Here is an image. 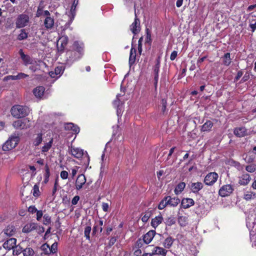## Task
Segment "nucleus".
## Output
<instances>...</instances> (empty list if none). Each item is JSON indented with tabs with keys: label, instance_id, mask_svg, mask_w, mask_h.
I'll return each mask as SVG.
<instances>
[{
	"label": "nucleus",
	"instance_id": "obj_1",
	"mask_svg": "<svg viewBox=\"0 0 256 256\" xmlns=\"http://www.w3.org/2000/svg\"><path fill=\"white\" fill-rule=\"evenodd\" d=\"M12 115L16 118L24 117L28 114L29 110L28 108L20 105L13 106L10 110Z\"/></svg>",
	"mask_w": 256,
	"mask_h": 256
},
{
	"label": "nucleus",
	"instance_id": "obj_2",
	"mask_svg": "<svg viewBox=\"0 0 256 256\" xmlns=\"http://www.w3.org/2000/svg\"><path fill=\"white\" fill-rule=\"evenodd\" d=\"M20 141L18 136L16 134L12 136L2 146L4 151H9L14 148L18 144Z\"/></svg>",
	"mask_w": 256,
	"mask_h": 256
},
{
	"label": "nucleus",
	"instance_id": "obj_3",
	"mask_svg": "<svg viewBox=\"0 0 256 256\" xmlns=\"http://www.w3.org/2000/svg\"><path fill=\"white\" fill-rule=\"evenodd\" d=\"M84 44L82 42H75L74 44V53L76 54V56L72 57L70 56V60L76 61L80 58L83 54Z\"/></svg>",
	"mask_w": 256,
	"mask_h": 256
},
{
	"label": "nucleus",
	"instance_id": "obj_4",
	"mask_svg": "<svg viewBox=\"0 0 256 256\" xmlns=\"http://www.w3.org/2000/svg\"><path fill=\"white\" fill-rule=\"evenodd\" d=\"M30 22L29 16L26 14H20L16 20V24L17 28H22L27 26Z\"/></svg>",
	"mask_w": 256,
	"mask_h": 256
},
{
	"label": "nucleus",
	"instance_id": "obj_5",
	"mask_svg": "<svg viewBox=\"0 0 256 256\" xmlns=\"http://www.w3.org/2000/svg\"><path fill=\"white\" fill-rule=\"evenodd\" d=\"M12 125L16 128L24 129L29 128L30 126V124L28 118H24L14 122Z\"/></svg>",
	"mask_w": 256,
	"mask_h": 256
},
{
	"label": "nucleus",
	"instance_id": "obj_6",
	"mask_svg": "<svg viewBox=\"0 0 256 256\" xmlns=\"http://www.w3.org/2000/svg\"><path fill=\"white\" fill-rule=\"evenodd\" d=\"M218 176L216 172H210L206 176L204 182L206 185L212 186L216 182Z\"/></svg>",
	"mask_w": 256,
	"mask_h": 256
},
{
	"label": "nucleus",
	"instance_id": "obj_7",
	"mask_svg": "<svg viewBox=\"0 0 256 256\" xmlns=\"http://www.w3.org/2000/svg\"><path fill=\"white\" fill-rule=\"evenodd\" d=\"M254 224V222H251L250 221L247 220L246 222V226L250 230V238L252 242V246L256 248V232L255 230H254V226H252Z\"/></svg>",
	"mask_w": 256,
	"mask_h": 256
},
{
	"label": "nucleus",
	"instance_id": "obj_8",
	"mask_svg": "<svg viewBox=\"0 0 256 256\" xmlns=\"http://www.w3.org/2000/svg\"><path fill=\"white\" fill-rule=\"evenodd\" d=\"M234 191L233 186L230 184L223 186L219 190V194L224 197L229 196Z\"/></svg>",
	"mask_w": 256,
	"mask_h": 256
},
{
	"label": "nucleus",
	"instance_id": "obj_9",
	"mask_svg": "<svg viewBox=\"0 0 256 256\" xmlns=\"http://www.w3.org/2000/svg\"><path fill=\"white\" fill-rule=\"evenodd\" d=\"M68 42V37L66 36H62L59 38L57 41V48L59 51H62Z\"/></svg>",
	"mask_w": 256,
	"mask_h": 256
},
{
	"label": "nucleus",
	"instance_id": "obj_10",
	"mask_svg": "<svg viewBox=\"0 0 256 256\" xmlns=\"http://www.w3.org/2000/svg\"><path fill=\"white\" fill-rule=\"evenodd\" d=\"M16 232V229L14 226L8 225V226L1 232L0 236H11L14 235Z\"/></svg>",
	"mask_w": 256,
	"mask_h": 256
},
{
	"label": "nucleus",
	"instance_id": "obj_11",
	"mask_svg": "<svg viewBox=\"0 0 256 256\" xmlns=\"http://www.w3.org/2000/svg\"><path fill=\"white\" fill-rule=\"evenodd\" d=\"M86 182V178L84 174H81L78 176L76 181L75 186L76 190L82 189Z\"/></svg>",
	"mask_w": 256,
	"mask_h": 256
},
{
	"label": "nucleus",
	"instance_id": "obj_12",
	"mask_svg": "<svg viewBox=\"0 0 256 256\" xmlns=\"http://www.w3.org/2000/svg\"><path fill=\"white\" fill-rule=\"evenodd\" d=\"M135 18L134 22L130 26V30L134 34H136L140 31V21L137 18L136 14L135 13Z\"/></svg>",
	"mask_w": 256,
	"mask_h": 256
},
{
	"label": "nucleus",
	"instance_id": "obj_13",
	"mask_svg": "<svg viewBox=\"0 0 256 256\" xmlns=\"http://www.w3.org/2000/svg\"><path fill=\"white\" fill-rule=\"evenodd\" d=\"M28 76L23 72H20L16 76H8L4 78V80L8 81L9 80H18L20 79H24L28 78Z\"/></svg>",
	"mask_w": 256,
	"mask_h": 256
},
{
	"label": "nucleus",
	"instance_id": "obj_14",
	"mask_svg": "<svg viewBox=\"0 0 256 256\" xmlns=\"http://www.w3.org/2000/svg\"><path fill=\"white\" fill-rule=\"evenodd\" d=\"M168 250L160 246H155L152 250V256H166Z\"/></svg>",
	"mask_w": 256,
	"mask_h": 256
},
{
	"label": "nucleus",
	"instance_id": "obj_15",
	"mask_svg": "<svg viewBox=\"0 0 256 256\" xmlns=\"http://www.w3.org/2000/svg\"><path fill=\"white\" fill-rule=\"evenodd\" d=\"M45 88L42 86H38L33 90V94L38 98H42L44 96Z\"/></svg>",
	"mask_w": 256,
	"mask_h": 256
},
{
	"label": "nucleus",
	"instance_id": "obj_16",
	"mask_svg": "<svg viewBox=\"0 0 256 256\" xmlns=\"http://www.w3.org/2000/svg\"><path fill=\"white\" fill-rule=\"evenodd\" d=\"M64 68L62 66L56 67L54 71H51L49 72L50 76L52 78H58L63 73Z\"/></svg>",
	"mask_w": 256,
	"mask_h": 256
},
{
	"label": "nucleus",
	"instance_id": "obj_17",
	"mask_svg": "<svg viewBox=\"0 0 256 256\" xmlns=\"http://www.w3.org/2000/svg\"><path fill=\"white\" fill-rule=\"evenodd\" d=\"M54 24V20L53 17H47L44 19V25L47 30H51L53 28Z\"/></svg>",
	"mask_w": 256,
	"mask_h": 256
},
{
	"label": "nucleus",
	"instance_id": "obj_18",
	"mask_svg": "<svg viewBox=\"0 0 256 256\" xmlns=\"http://www.w3.org/2000/svg\"><path fill=\"white\" fill-rule=\"evenodd\" d=\"M42 135L43 134L42 132L33 135L32 142L34 146H37L42 143L43 140Z\"/></svg>",
	"mask_w": 256,
	"mask_h": 256
},
{
	"label": "nucleus",
	"instance_id": "obj_19",
	"mask_svg": "<svg viewBox=\"0 0 256 256\" xmlns=\"http://www.w3.org/2000/svg\"><path fill=\"white\" fill-rule=\"evenodd\" d=\"M71 154L77 158H80L84 155V150L80 148L71 146L70 148Z\"/></svg>",
	"mask_w": 256,
	"mask_h": 256
},
{
	"label": "nucleus",
	"instance_id": "obj_20",
	"mask_svg": "<svg viewBox=\"0 0 256 256\" xmlns=\"http://www.w3.org/2000/svg\"><path fill=\"white\" fill-rule=\"evenodd\" d=\"M19 54L20 56V58H22L24 64L26 66H28L30 64H32V60L33 59L30 58L28 55L25 54L22 50H20L19 51Z\"/></svg>",
	"mask_w": 256,
	"mask_h": 256
},
{
	"label": "nucleus",
	"instance_id": "obj_21",
	"mask_svg": "<svg viewBox=\"0 0 256 256\" xmlns=\"http://www.w3.org/2000/svg\"><path fill=\"white\" fill-rule=\"evenodd\" d=\"M250 179L249 174H244L238 178V184L242 186H246L250 182Z\"/></svg>",
	"mask_w": 256,
	"mask_h": 256
},
{
	"label": "nucleus",
	"instance_id": "obj_22",
	"mask_svg": "<svg viewBox=\"0 0 256 256\" xmlns=\"http://www.w3.org/2000/svg\"><path fill=\"white\" fill-rule=\"evenodd\" d=\"M234 133L237 137H243L247 134V130L244 127L236 128L234 130Z\"/></svg>",
	"mask_w": 256,
	"mask_h": 256
},
{
	"label": "nucleus",
	"instance_id": "obj_23",
	"mask_svg": "<svg viewBox=\"0 0 256 256\" xmlns=\"http://www.w3.org/2000/svg\"><path fill=\"white\" fill-rule=\"evenodd\" d=\"M16 241V238H10L4 243L3 247L5 249L10 250L15 247Z\"/></svg>",
	"mask_w": 256,
	"mask_h": 256
},
{
	"label": "nucleus",
	"instance_id": "obj_24",
	"mask_svg": "<svg viewBox=\"0 0 256 256\" xmlns=\"http://www.w3.org/2000/svg\"><path fill=\"white\" fill-rule=\"evenodd\" d=\"M155 234V230H151L144 234L143 238V240L144 243L146 244H150Z\"/></svg>",
	"mask_w": 256,
	"mask_h": 256
},
{
	"label": "nucleus",
	"instance_id": "obj_25",
	"mask_svg": "<svg viewBox=\"0 0 256 256\" xmlns=\"http://www.w3.org/2000/svg\"><path fill=\"white\" fill-rule=\"evenodd\" d=\"M32 63V64H30V66L29 67L30 70L32 72H36L38 70H39L41 66L44 64V63L42 61H37L34 59H33Z\"/></svg>",
	"mask_w": 256,
	"mask_h": 256
},
{
	"label": "nucleus",
	"instance_id": "obj_26",
	"mask_svg": "<svg viewBox=\"0 0 256 256\" xmlns=\"http://www.w3.org/2000/svg\"><path fill=\"white\" fill-rule=\"evenodd\" d=\"M120 96V94H117L116 98V100H114V102H113L114 105V106H117L116 112H117V115H118V117H120V116H121L122 114V104H120V101L118 99V98Z\"/></svg>",
	"mask_w": 256,
	"mask_h": 256
},
{
	"label": "nucleus",
	"instance_id": "obj_27",
	"mask_svg": "<svg viewBox=\"0 0 256 256\" xmlns=\"http://www.w3.org/2000/svg\"><path fill=\"white\" fill-rule=\"evenodd\" d=\"M166 199L167 200L168 206H176L180 202V199L176 197L172 198L170 196H166Z\"/></svg>",
	"mask_w": 256,
	"mask_h": 256
},
{
	"label": "nucleus",
	"instance_id": "obj_28",
	"mask_svg": "<svg viewBox=\"0 0 256 256\" xmlns=\"http://www.w3.org/2000/svg\"><path fill=\"white\" fill-rule=\"evenodd\" d=\"M194 204V200L192 198H186L182 200L181 206L184 208H188Z\"/></svg>",
	"mask_w": 256,
	"mask_h": 256
},
{
	"label": "nucleus",
	"instance_id": "obj_29",
	"mask_svg": "<svg viewBox=\"0 0 256 256\" xmlns=\"http://www.w3.org/2000/svg\"><path fill=\"white\" fill-rule=\"evenodd\" d=\"M163 220L162 216L160 214L152 220L151 226L156 228Z\"/></svg>",
	"mask_w": 256,
	"mask_h": 256
},
{
	"label": "nucleus",
	"instance_id": "obj_30",
	"mask_svg": "<svg viewBox=\"0 0 256 256\" xmlns=\"http://www.w3.org/2000/svg\"><path fill=\"white\" fill-rule=\"evenodd\" d=\"M37 227V224L36 223H30L26 224L22 228V232L24 233H28L36 230Z\"/></svg>",
	"mask_w": 256,
	"mask_h": 256
},
{
	"label": "nucleus",
	"instance_id": "obj_31",
	"mask_svg": "<svg viewBox=\"0 0 256 256\" xmlns=\"http://www.w3.org/2000/svg\"><path fill=\"white\" fill-rule=\"evenodd\" d=\"M203 188V184L200 182H193L190 186V189L194 193L198 192Z\"/></svg>",
	"mask_w": 256,
	"mask_h": 256
},
{
	"label": "nucleus",
	"instance_id": "obj_32",
	"mask_svg": "<svg viewBox=\"0 0 256 256\" xmlns=\"http://www.w3.org/2000/svg\"><path fill=\"white\" fill-rule=\"evenodd\" d=\"M53 144V138L46 142H44V146L41 148V152L42 154H46V152H48L52 148Z\"/></svg>",
	"mask_w": 256,
	"mask_h": 256
},
{
	"label": "nucleus",
	"instance_id": "obj_33",
	"mask_svg": "<svg viewBox=\"0 0 256 256\" xmlns=\"http://www.w3.org/2000/svg\"><path fill=\"white\" fill-rule=\"evenodd\" d=\"M64 128L66 130H72L75 134H78L80 132V128L74 125L72 123H68L65 124Z\"/></svg>",
	"mask_w": 256,
	"mask_h": 256
},
{
	"label": "nucleus",
	"instance_id": "obj_34",
	"mask_svg": "<svg viewBox=\"0 0 256 256\" xmlns=\"http://www.w3.org/2000/svg\"><path fill=\"white\" fill-rule=\"evenodd\" d=\"M57 246H58V244L56 243H54L51 247L50 248L49 246L46 244H44L42 246V248L43 249H45L46 248H48V250L50 251V253H55L56 252V250H57Z\"/></svg>",
	"mask_w": 256,
	"mask_h": 256
},
{
	"label": "nucleus",
	"instance_id": "obj_35",
	"mask_svg": "<svg viewBox=\"0 0 256 256\" xmlns=\"http://www.w3.org/2000/svg\"><path fill=\"white\" fill-rule=\"evenodd\" d=\"M212 126L213 123L210 120H208L202 126L201 130L202 132L210 131Z\"/></svg>",
	"mask_w": 256,
	"mask_h": 256
},
{
	"label": "nucleus",
	"instance_id": "obj_36",
	"mask_svg": "<svg viewBox=\"0 0 256 256\" xmlns=\"http://www.w3.org/2000/svg\"><path fill=\"white\" fill-rule=\"evenodd\" d=\"M136 50L134 48H132L130 52V55L129 58V64L131 66L133 64L136 60Z\"/></svg>",
	"mask_w": 256,
	"mask_h": 256
},
{
	"label": "nucleus",
	"instance_id": "obj_37",
	"mask_svg": "<svg viewBox=\"0 0 256 256\" xmlns=\"http://www.w3.org/2000/svg\"><path fill=\"white\" fill-rule=\"evenodd\" d=\"M186 186V184L184 182L179 183L174 189V193L176 195L180 194L184 190Z\"/></svg>",
	"mask_w": 256,
	"mask_h": 256
},
{
	"label": "nucleus",
	"instance_id": "obj_38",
	"mask_svg": "<svg viewBox=\"0 0 256 256\" xmlns=\"http://www.w3.org/2000/svg\"><path fill=\"white\" fill-rule=\"evenodd\" d=\"M174 240L170 236L167 238L163 242V246L166 248H170L172 245Z\"/></svg>",
	"mask_w": 256,
	"mask_h": 256
},
{
	"label": "nucleus",
	"instance_id": "obj_39",
	"mask_svg": "<svg viewBox=\"0 0 256 256\" xmlns=\"http://www.w3.org/2000/svg\"><path fill=\"white\" fill-rule=\"evenodd\" d=\"M38 16H42L44 18L47 17H51L50 14L48 10H42L38 8L37 12Z\"/></svg>",
	"mask_w": 256,
	"mask_h": 256
},
{
	"label": "nucleus",
	"instance_id": "obj_40",
	"mask_svg": "<svg viewBox=\"0 0 256 256\" xmlns=\"http://www.w3.org/2000/svg\"><path fill=\"white\" fill-rule=\"evenodd\" d=\"M103 221L100 220L94 226L93 228V232L96 233V232L100 231L101 232L102 230Z\"/></svg>",
	"mask_w": 256,
	"mask_h": 256
},
{
	"label": "nucleus",
	"instance_id": "obj_41",
	"mask_svg": "<svg viewBox=\"0 0 256 256\" xmlns=\"http://www.w3.org/2000/svg\"><path fill=\"white\" fill-rule=\"evenodd\" d=\"M255 196V193L250 191H247L245 192L244 194V198L246 200H248L254 198Z\"/></svg>",
	"mask_w": 256,
	"mask_h": 256
},
{
	"label": "nucleus",
	"instance_id": "obj_42",
	"mask_svg": "<svg viewBox=\"0 0 256 256\" xmlns=\"http://www.w3.org/2000/svg\"><path fill=\"white\" fill-rule=\"evenodd\" d=\"M231 63L230 54L228 52L224 54L223 58V64L226 66H229Z\"/></svg>",
	"mask_w": 256,
	"mask_h": 256
},
{
	"label": "nucleus",
	"instance_id": "obj_43",
	"mask_svg": "<svg viewBox=\"0 0 256 256\" xmlns=\"http://www.w3.org/2000/svg\"><path fill=\"white\" fill-rule=\"evenodd\" d=\"M178 222L181 226H185L188 223V218L181 216L178 218Z\"/></svg>",
	"mask_w": 256,
	"mask_h": 256
},
{
	"label": "nucleus",
	"instance_id": "obj_44",
	"mask_svg": "<svg viewBox=\"0 0 256 256\" xmlns=\"http://www.w3.org/2000/svg\"><path fill=\"white\" fill-rule=\"evenodd\" d=\"M34 253V250L30 248H26L23 251L24 256H33Z\"/></svg>",
	"mask_w": 256,
	"mask_h": 256
},
{
	"label": "nucleus",
	"instance_id": "obj_45",
	"mask_svg": "<svg viewBox=\"0 0 256 256\" xmlns=\"http://www.w3.org/2000/svg\"><path fill=\"white\" fill-rule=\"evenodd\" d=\"M28 37V34L25 32V30L22 29L21 30L20 34H18V40H23L24 39Z\"/></svg>",
	"mask_w": 256,
	"mask_h": 256
},
{
	"label": "nucleus",
	"instance_id": "obj_46",
	"mask_svg": "<svg viewBox=\"0 0 256 256\" xmlns=\"http://www.w3.org/2000/svg\"><path fill=\"white\" fill-rule=\"evenodd\" d=\"M91 230H92L91 226H87L84 228V236L87 240L90 239V233L91 232Z\"/></svg>",
	"mask_w": 256,
	"mask_h": 256
},
{
	"label": "nucleus",
	"instance_id": "obj_47",
	"mask_svg": "<svg viewBox=\"0 0 256 256\" xmlns=\"http://www.w3.org/2000/svg\"><path fill=\"white\" fill-rule=\"evenodd\" d=\"M246 170L248 172H254L256 170V164H252L246 167Z\"/></svg>",
	"mask_w": 256,
	"mask_h": 256
},
{
	"label": "nucleus",
	"instance_id": "obj_48",
	"mask_svg": "<svg viewBox=\"0 0 256 256\" xmlns=\"http://www.w3.org/2000/svg\"><path fill=\"white\" fill-rule=\"evenodd\" d=\"M168 206L166 197H165L162 200H161L160 204L158 206V208L159 210H163L166 206Z\"/></svg>",
	"mask_w": 256,
	"mask_h": 256
},
{
	"label": "nucleus",
	"instance_id": "obj_49",
	"mask_svg": "<svg viewBox=\"0 0 256 256\" xmlns=\"http://www.w3.org/2000/svg\"><path fill=\"white\" fill-rule=\"evenodd\" d=\"M50 176V170H49L48 166H46V172L44 174V182L46 184L48 182Z\"/></svg>",
	"mask_w": 256,
	"mask_h": 256
},
{
	"label": "nucleus",
	"instance_id": "obj_50",
	"mask_svg": "<svg viewBox=\"0 0 256 256\" xmlns=\"http://www.w3.org/2000/svg\"><path fill=\"white\" fill-rule=\"evenodd\" d=\"M51 222L50 216L48 214H44V222L43 223L45 225L48 224H50Z\"/></svg>",
	"mask_w": 256,
	"mask_h": 256
},
{
	"label": "nucleus",
	"instance_id": "obj_51",
	"mask_svg": "<svg viewBox=\"0 0 256 256\" xmlns=\"http://www.w3.org/2000/svg\"><path fill=\"white\" fill-rule=\"evenodd\" d=\"M66 55L68 56V58L67 60V63L68 64H69V63H70V62H74V61H72V60H70V56H71V58H72V57H76V54H74V50L73 51H70V52H68L66 54Z\"/></svg>",
	"mask_w": 256,
	"mask_h": 256
},
{
	"label": "nucleus",
	"instance_id": "obj_52",
	"mask_svg": "<svg viewBox=\"0 0 256 256\" xmlns=\"http://www.w3.org/2000/svg\"><path fill=\"white\" fill-rule=\"evenodd\" d=\"M1 70L0 72H2L4 74H7L8 73V65L5 62H2V66L0 67Z\"/></svg>",
	"mask_w": 256,
	"mask_h": 256
},
{
	"label": "nucleus",
	"instance_id": "obj_53",
	"mask_svg": "<svg viewBox=\"0 0 256 256\" xmlns=\"http://www.w3.org/2000/svg\"><path fill=\"white\" fill-rule=\"evenodd\" d=\"M60 178L63 180H66L68 177V172L66 170H62L60 174Z\"/></svg>",
	"mask_w": 256,
	"mask_h": 256
},
{
	"label": "nucleus",
	"instance_id": "obj_54",
	"mask_svg": "<svg viewBox=\"0 0 256 256\" xmlns=\"http://www.w3.org/2000/svg\"><path fill=\"white\" fill-rule=\"evenodd\" d=\"M33 190V195L34 196H38L40 192L38 187L36 185L34 186Z\"/></svg>",
	"mask_w": 256,
	"mask_h": 256
},
{
	"label": "nucleus",
	"instance_id": "obj_55",
	"mask_svg": "<svg viewBox=\"0 0 256 256\" xmlns=\"http://www.w3.org/2000/svg\"><path fill=\"white\" fill-rule=\"evenodd\" d=\"M38 210L34 206H31L28 208V212L31 214L36 212Z\"/></svg>",
	"mask_w": 256,
	"mask_h": 256
},
{
	"label": "nucleus",
	"instance_id": "obj_56",
	"mask_svg": "<svg viewBox=\"0 0 256 256\" xmlns=\"http://www.w3.org/2000/svg\"><path fill=\"white\" fill-rule=\"evenodd\" d=\"M160 66V63L158 62L154 68V74H158Z\"/></svg>",
	"mask_w": 256,
	"mask_h": 256
},
{
	"label": "nucleus",
	"instance_id": "obj_57",
	"mask_svg": "<svg viewBox=\"0 0 256 256\" xmlns=\"http://www.w3.org/2000/svg\"><path fill=\"white\" fill-rule=\"evenodd\" d=\"M150 214L149 212L146 213L142 217V220L144 222H146L150 217Z\"/></svg>",
	"mask_w": 256,
	"mask_h": 256
},
{
	"label": "nucleus",
	"instance_id": "obj_58",
	"mask_svg": "<svg viewBox=\"0 0 256 256\" xmlns=\"http://www.w3.org/2000/svg\"><path fill=\"white\" fill-rule=\"evenodd\" d=\"M80 200V196H76L74 197V198L72 200V204L73 205H76L78 204V200Z\"/></svg>",
	"mask_w": 256,
	"mask_h": 256
},
{
	"label": "nucleus",
	"instance_id": "obj_59",
	"mask_svg": "<svg viewBox=\"0 0 256 256\" xmlns=\"http://www.w3.org/2000/svg\"><path fill=\"white\" fill-rule=\"evenodd\" d=\"M109 205L108 203H102V209L104 212H107L108 210Z\"/></svg>",
	"mask_w": 256,
	"mask_h": 256
},
{
	"label": "nucleus",
	"instance_id": "obj_60",
	"mask_svg": "<svg viewBox=\"0 0 256 256\" xmlns=\"http://www.w3.org/2000/svg\"><path fill=\"white\" fill-rule=\"evenodd\" d=\"M175 222V221L174 220V218H169L166 220V224L168 226H171L173 224H174Z\"/></svg>",
	"mask_w": 256,
	"mask_h": 256
},
{
	"label": "nucleus",
	"instance_id": "obj_61",
	"mask_svg": "<svg viewBox=\"0 0 256 256\" xmlns=\"http://www.w3.org/2000/svg\"><path fill=\"white\" fill-rule=\"evenodd\" d=\"M43 216V213L42 210H38L36 212V220H40Z\"/></svg>",
	"mask_w": 256,
	"mask_h": 256
},
{
	"label": "nucleus",
	"instance_id": "obj_62",
	"mask_svg": "<svg viewBox=\"0 0 256 256\" xmlns=\"http://www.w3.org/2000/svg\"><path fill=\"white\" fill-rule=\"evenodd\" d=\"M177 55H178V52L175 50L173 51L170 54V60H174L177 56Z\"/></svg>",
	"mask_w": 256,
	"mask_h": 256
},
{
	"label": "nucleus",
	"instance_id": "obj_63",
	"mask_svg": "<svg viewBox=\"0 0 256 256\" xmlns=\"http://www.w3.org/2000/svg\"><path fill=\"white\" fill-rule=\"evenodd\" d=\"M78 167L76 166L72 169V175L74 177L76 174Z\"/></svg>",
	"mask_w": 256,
	"mask_h": 256
},
{
	"label": "nucleus",
	"instance_id": "obj_64",
	"mask_svg": "<svg viewBox=\"0 0 256 256\" xmlns=\"http://www.w3.org/2000/svg\"><path fill=\"white\" fill-rule=\"evenodd\" d=\"M162 111L164 112L166 107V101L164 99H162Z\"/></svg>",
	"mask_w": 256,
	"mask_h": 256
}]
</instances>
